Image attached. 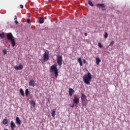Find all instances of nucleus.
Listing matches in <instances>:
<instances>
[{
  "label": "nucleus",
  "mask_w": 130,
  "mask_h": 130,
  "mask_svg": "<svg viewBox=\"0 0 130 130\" xmlns=\"http://www.w3.org/2000/svg\"><path fill=\"white\" fill-rule=\"evenodd\" d=\"M83 80L85 84L86 85H90L91 83V80H92V75L90 72H88L87 74H85L83 77Z\"/></svg>",
  "instance_id": "nucleus-1"
},
{
  "label": "nucleus",
  "mask_w": 130,
  "mask_h": 130,
  "mask_svg": "<svg viewBox=\"0 0 130 130\" xmlns=\"http://www.w3.org/2000/svg\"><path fill=\"white\" fill-rule=\"evenodd\" d=\"M7 38L8 40H10V42L12 45L13 47H15L16 45V42H15V39H14V36L12 34V32H9L7 34Z\"/></svg>",
  "instance_id": "nucleus-2"
},
{
  "label": "nucleus",
  "mask_w": 130,
  "mask_h": 130,
  "mask_svg": "<svg viewBox=\"0 0 130 130\" xmlns=\"http://www.w3.org/2000/svg\"><path fill=\"white\" fill-rule=\"evenodd\" d=\"M50 72L52 73H54L55 74V77L57 78L58 77V69H57V67H56V65L54 64L52 65L50 70Z\"/></svg>",
  "instance_id": "nucleus-3"
},
{
  "label": "nucleus",
  "mask_w": 130,
  "mask_h": 130,
  "mask_svg": "<svg viewBox=\"0 0 130 130\" xmlns=\"http://www.w3.org/2000/svg\"><path fill=\"white\" fill-rule=\"evenodd\" d=\"M57 63L60 67L62 64V56L58 55L56 57Z\"/></svg>",
  "instance_id": "nucleus-4"
},
{
  "label": "nucleus",
  "mask_w": 130,
  "mask_h": 130,
  "mask_svg": "<svg viewBox=\"0 0 130 130\" xmlns=\"http://www.w3.org/2000/svg\"><path fill=\"white\" fill-rule=\"evenodd\" d=\"M44 60L45 61H47L49 59V55L48 54V52H45L43 55Z\"/></svg>",
  "instance_id": "nucleus-5"
},
{
  "label": "nucleus",
  "mask_w": 130,
  "mask_h": 130,
  "mask_svg": "<svg viewBox=\"0 0 130 130\" xmlns=\"http://www.w3.org/2000/svg\"><path fill=\"white\" fill-rule=\"evenodd\" d=\"M96 7L98 8V9H102V11H105V5L104 4H98L96 5Z\"/></svg>",
  "instance_id": "nucleus-6"
},
{
  "label": "nucleus",
  "mask_w": 130,
  "mask_h": 130,
  "mask_svg": "<svg viewBox=\"0 0 130 130\" xmlns=\"http://www.w3.org/2000/svg\"><path fill=\"white\" fill-rule=\"evenodd\" d=\"M10 126L12 130H15V128L16 127V124H15L14 121H11L10 123Z\"/></svg>",
  "instance_id": "nucleus-7"
},
{
  "label": "nucleus",
  "mask_w": 130,
  "mask_h": 130,
  "mask_svg": "<svg viewBox=\"0 0 130 130\" xmlns=\"http://www.w3.org/2000/svg\"><path fill=\"white\" fill-rule=\"evenodd\" d=\"M29 85L30 87H35V82L33 79H31L29 81Z\"/></svg>",
  "instance_id": "nucleus-8"
},
{
  "label": "nucleus",
  "mask_w": 130,
  "mask_h": 130,
  "mask_svg": "<svg viewBox=\"0 0 130 130\" xmlns=\"http://www.w3.org/2000/svg\"><path fill=\"white\" fill-rule=\"evenodd\" d=\"M75 90L73 89V88H69V96H73V94H74Z\"/></svg>",
  "instance_id": "nucleus-9"
},
{
  "label": "nucleus",
  "mask_w": 130,
  "mask_h": 130,
  "mask_svg": "<svg viewBox=\"0 0 130 130\" xmlns=\"http://www.w3.org/2000/svg\"><path fill=\"white\" fill-rule=\"evenodd\" d=\"M23 68H24V67H23L22 65L20 64L19 66H15L14 67V69H15V70H23Z\"/></svg>",
  "instance_id": "nucleus-10"
},
{
  "label": "nucleus",
  "mask_w": 130,
  "mask_h": 130,
  "mask_svg": "<svg viewBox=\"0 0 130 130\" xmlns=\"http://www.w3.org/2000/svg\"><path fill=\"white\" fill-rule=\"evenodd\" d=\"M81 98L82 101H85V100H87V97L86 96V95H85V94L84 93L81 94Z\"/></svg>",
  "instance_id": "nucleus-11"
},
{
  "label": "nucleus",
  "mask_w": 130,
  "mask_h": 130,
  "mask_svg": "<svg viewBox=\"0 0 130 130\" xmlns=\"http://www.w3.org/2000/svg\"><path fill=\"white\" fill-rule=\"evenodd\" d=\"M16 122L17 124H21V120H20V118H19V117H17L16 118Z\"/></svg>",
  "instance_id": "nucleus-12"
},
{
  "label": "nucleus",
  "mask_w": 130,
  "mask_h": 130,
  "mask_svg": "<svg viewBox=\"0 0 130 130\" xmlns=\"http://www.w3.org/2000/svg\"><path fill=\"white\" fill-rule=\"evenodd\" d=\"M73 101L75 103H76V104H78V103H79V99H78V98L75 96Z\"/></svg>",
  "instance_id": "nucleus-13"
},
{
  "label": "nucleus",
  "mask_w": 130,
  "mask_h": 130,
  "mask_svg": "<svg viewBox=\"0 0 130 130\" xmlns=\"http://www.w3.org/2000/svg\"><path fill=\"white\" fill-rule=\"evenodd\" d=\"M30 104L32 105L34 108H35V107L36 106V103L34 100L30 101Z\"/></svg>",
  "instance_id": "nucleus-14"
},
{
  "label": "nucleus",
  "mask_w": 130,
  "mask_h": 130,
  "mask_svg": "<svg viewBox=\"0 0 130 130\" xmlns=\"http://www.w3.org/2000/svg\"><path fill=\"white\" fill-rule=\"evenodd\" d=\"M40 24H43L44 23V18L43 17H40L39 19Z\"/></svg>",
  "instance_id": "nucleus-15"
},
{
  "label": "nucleus",
  "mask_w": 130,
  "mask_h": 130,
  "mask_svg": "<svg viewBox=\"0 0 130 130\" xmlns=\"http://www.w3.org/2000/svg\"><path fill=\"white\" fill-rule=\"evenodd\" d=\"M101 62V60L99 57L96 58V64L99 65Z\"/></svg>",
  "instance_id": "nucleus-16"
},
{
  "label": "nucleus",
  "mask_w": 130,
  "mask_h": 130,
  "mask_svg": "<svg viewBox=\"0 0 130 130\" xmlns=\"http://www.w3.org/2000/svg\"><path fill=\"white\" fill-rule=\"evenodd\" d=\"M78 61L79 63L80 64V66L81 67H82V66H83V63L82 62V59H81V58H79L78 59Z\"/></svg>",
  "instance_id": "nucleus-17"
},
{
  "label": "nucleus",
  "mask_w": 130,
  "mask_h": 130,
  "mask_svg": "<svg viewBox=\"0 0 130 130\" xmlns=\"http://www.w3.org/2000/svg\"><path fill=\"white\" fill-rule=\"evenodd\" d=\"M20 93L24 97L25 96V94L24 93V91L23 90V89L20 88Z\"/></svg>",
  "instance_id": "nucleus-18"
},
{
  "label": "nucleus",
  "mask_w": 130,
  "mask_h": 130,
  "mask_svg": "<svg viewBox=\"0 0 130 130\" xmlns=\"http://www.w3.org/2000/svg\"><path fill=\"white\" fill-rule=\"evenodd\" d=\"M56 114L55 113V111L53 110L51 111V116H52V117H55Z\"/></svg>",
  "instance_id": "nucleus-19"
},
{
  "label": "nucleus",
  "mask_w": 130,
  "mask_h": 130,
  "mask_svg": "<svg viewBox=\"0 0 130 130\" xmlns=\"http://www.w3.org/2000/svg\"><path fill=\"white\" fill-rule=\"evenodd\" d=\"M3 124H7L8 123V120L7 119H4L3 121Z\"/></svg>",
  "instance_id": "nucleus-20"
},
{
  "label": "nucleus",
  "mask_w": 130,
  "mask_h": 130,
  "mask_svg": "<svg viewBox=\"0 0 130 130\" xmlns=\"http://www.w3.org/2000/svg\"><path fill=\"white\" fill-rule=\"evenodd\" d=\"M0 38L3 39V38H5V32H2L0 34Z\"/></svg>",
  "instance_id": "nucleus-21"
},
{
  "label": "nucleus",
  "mask_w": 130,
  "mask_h": 130,
  "mask_svg": "<svg viewBox=\"0 0 130 130\" xmlns=\"http://www.w3.org/2000/svg\"><path fill=\"white\" fill-rule=\"evenodd\" d=\"M29 93H30V92L29 91V90H28V89H25V95H26V96H28L29 95Z\"/></svg>",
  "instance_id": "nucleus-22"
},
{
  "label": "nucleus",
  "mask_w": 130,
  "mask_h": 130,
  "mask_svg": "<svg viewBox=\"0 0 130 130\" xmlns=\"http://www.w3.org/2000/svg\"><path fill=\"white\" fill-rule=\"evenodd\" d=\"M3 52L4 55H6V54L7 53V49H4Z\"/></svg>",
  "instance_id": "nucleus-23"
},
{
  "label": "nucleus",
  "mask_w": 130,
  "mask_h": 130,
  "mask_svg": "<svg viewBox=\"0 0 130 130\" xmlns=\"http://www.w3.org/2000/svg\"><path fill=\"white\" fill-rule=\"evenodd\" d=\"M88 5H89V6H90L91 7L94 6V4H93L92 2H91V1H88Z\"/></svg>",
  "instance_id": "nucleus-24"
},
{
  "label": "nucleus",
  "mask_w": 130,
  "mask_h": 130,
  "mask_svg": "<svg viewBox=\"0 0 130 130\" xmlns=\"http://www.w3.org/2000/svg\"><path fill=\"white\" fill-rule=\"evenodd\" d=\"M113 44H114V41H112L110 45H109V46H111V45H113Z\"/></svg>",
  "instance_id": "nucleus-25"
},
{
  "label": "nucleus",
  "mask_w": 130,
  "mask_h": 130,
  "mask_svg": "<svg viewBox=\"0 0 130 130\" xmlns=\"http://www.w3.org/2000/svg\"><path fill=\"white\" fill-rule=\"evenodd\" d=\"M107 37H108V34H107V32H106L105 34V38H107Z\"/></svg>",
  "instance_id": "nucleus-26"
},
{
  "label": "nucleus",
  "mask_w": 130,
  "mask_h": 130,
  "mask_svg": "<svg viewBox=\"0 0 130 130\" xmlns=\"http://www.w3.org/2000/svg\"><path fill=\"white\" fill-rule=\"evenodd\" d=\"M98 45H99V47H100V48H102V45H101V43H99Z\"/></svg>",
  "instance_id": "nucleus-27"
},
{
  "label": "nucleus",
  "mask_w": 130,
  "mask_h": 130,
  "mask_svg": "<svg viewBox=\"0 0 130 130\" xmlns=\"http://www.w3.org/2000/svg\"><path fill=\"white\" fill-rule=\"evenodd\" d=\"M27 23H28V24H30V19H27Z\"/></svg>",
  "instance_id": "nucleus-28"
},
{
  "label": "nucleus",
  "mask_w": 130,
  "mask_h": 130,
  "mask_svg": "<svg viewBox=\"0 0 130 130\" xmlns=\"http://www.w3.org/2000/svg\"><path fill=\"white\" fill-rule=\"evenodd\" d=\"M14 22H15L16 25H18V24H19V22L17 20H15Z\"/></svg>",
  "instance_id": "nucleus-29"
},
{
  "label": "nucleus",
  "mask_w": 130,
  "mask_h": 130,
  "mask_svg": "<svg viewBox=\"0 0 130 130\" xmlns=\"http://www.w3.org/2000/svg\"><path fill=\"white\" fill-rule=\"evenodd\" d=\"M20 9H23L24 8V6L22 5H20Z\"/></svg>",
  "instance_id": "nucleus-30"
},
{
  "label": "nucleus",
  "mask_w": 130,
  "mask_h": 130,
  "mask_svg": "<svg viewBox=\"0 0 130 130\" xmlns=\"http://www.w3.org/2000/svg\"><path fill=\"white\" fill-rule=\"evenodd\" d=\"M83 63H86V59H83Z\"/></svg>",
  "instance_id": "nucleus-31"
},
{
  "label": "nucleus",
  "mask_w": 130,
  "mask_h": 130,
  "mask_svg": "<svg viewBox=\"0 0 130 130\" xmlns=\"http://www.w3.org/2000/svg\"><path fill=\"white\" fill-rule=\"evenodd\" d=\"M71 107H75V104H73L71 106Z\"/></svg>",
  "instance_id": "nucleus-32"
},
{
  "label": "nucleus",
  "mask_w": 130,
  "mask_h": 130,
  "mask_svg": "<svg viewBox=\"0 0 130 130\" xmlns=\"http://www.w3.org/2000/svg\"><path fill=\"white\" fill-rule=\"evenodd\" d=\"M14 17V20H17V16L15 15Z\"/></svg>",
  "instance_id": "nucleus-33"
},
{
  "label": "nucleus",
  "mask_w": 130,
  "mask_h": 130,
  "mask_svg": "<svg viewBox=\"0 0 130 130\" xmlns=\"http://www.w3.org/2000/svg\"><path fill=\"white\" fill-rule=\"evenodd\" d=\"M85 36H87V33L85 34Z\"/></svg>",
  "instance_id": "nucleus-34"
}]
</instances>
